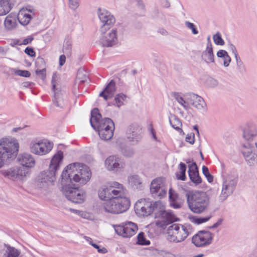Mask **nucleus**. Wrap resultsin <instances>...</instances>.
<instances>
[{"instance_id":"nucleus-1","label":"nucleus","mask_w":257,"mask_h":257,"mask_svg":"<svg viewBox=\"0 0 257 257\" xmlns=\"http://www.w3.org/2000/svg\"><path fill=\"white\" fill-rule=\"evenodd\" d=\"M91 176L89 168L83 163L75 162L67 166L61 175V183L63 194L72 202L81 204L84 202L85 193L78 189L73 182L85 184Z\"/></svg>"},{"instance_id":"nucleus-2","label":"nucleus","mask_w":257,"mask_h":257,"mask_svg":"<svg viewBox=\"0 0 257 257\" xmlns=\"http://www.w3.org/2000/svg\"><path fill=\"white\" fill-rule=\"evenodd\" d=\"M257 136V131L254 127H246L243 132V137L245 140L242 145L241 152L247 164L254 166L257 163V143L254 138Z\"/></svg>"},{"instance_id":"nucleus-3","label":"nucleus","mask_w":257,"mask_h":257,"mask_svg":"<svg viewBox=\"0 0 257 257\" xmlns=\"http://www.w3.org/2000/svg\"><path fill=\"white\" fill-rule=\"evenodd\" d=\"M63 159V153L61 151H59L52 157L49 169L43 171L38 176V182L40 183V187H43L48 185L49 183H52L56 179L57 171L59 170L60 165Z\"/></svg>"},{"instance_id":"nucleus-4","label":"nucleus","mask_w":257,"mask_h":257,"mask_svg":"<svg viewBox=\"0 0 257 257\" xmlns=\"http://www.w3.org/2000/svg\"><path fill=\"white\" fill-rule=\"evenodd\" d=\"M189 208L194 213H201L205 211L209 204V197L206 192L194 191L186 193Z\"/></svg>"},{"instance_id":"nucleus-5","label":"nucleus","mask_w":257,"mask_h":257,"mask_svg":"<svg viewBox=\"0 0 257 257\" xmlns=\"http://www.w3.org/2000/svg\"><path fill=\"white\" fill-rule=\"evenodd\" d=\"M19 145L16 139H2L0 140V168L9 159L13 160L18 155Z\"/></svg>"},{"instance_id":"nucleus-6","label":"nucleus","mask_w":257,"mask_h":257,"mask_svg":"<svg viewBox=\"0 0 257 257\" xmlns=\"http://www.w3.org/2000/svg\"><path fill=\"white\" fill-rule=\"evenodd\" d=\"M102 25L100 31L103 34L100 39V43L103 47H112L117 42L116 30L112 29L111 32L106 33V31L110 29L115 22V17H98Z\"/></svg>"},{"instance_id":"nucleus-7","label":"nucleus","mask_w":257,"mask_h":257,"mask_svg":"<svg viewBox=\"0 0 257 257\" xmlns=\"http://www.w3.org/2000/svg\"><path fill=\"white\" fill-rule=\"evenodd\" d=\"M130 204V200L125 197H115L105 201L103 208L106 212L119 214L128 210Z\"/></svg>"},{"instance_id":"nucleus-8","label":"nucleus","mask_w":257,"mask_h":257,"mask_svg":"<svg viewBox=\"0 0 257 257\" xmlns=\"http://www.w3.org/2000/svg\"><path fill=\"white\" fill-rule=\"evenodd\" d=\"M90 123L96 132L105 129H114V124L112 120L108 117L102 118V115L97 108H94L91 111Z\"/></svg>"},{"instance_id":"nucleus-9","label":"nucleus","mask_w":257,"mask_h":257,"mask_svg":"<svg viewBox=\"0 0 257 257\" xmlns=\"http://www.w3.org/2000/svg\"><path fill=\"white\" fill-rule=\"evenodd\" d=\"M238 181V176L237 173L228 174L223 178L222 190L219 196L220 199L223 201L228 196L233 193L235 190Z\"/></svg>"},{"instance_id":"nucleus-10","label":"nucleus","mask_w":257,"mask_h":257,"mask_svg":"<svg viewBox=\"0 0 257 257\" xmlns=\"http://www.w3.org/2000/svg\"><path fill=\"white\" fill-rule=\"evenodd\" d=\"M168 239L171 241L179 242L183 241L189 235L187 228L183 225L174 224L168 227Z\"/></svg>"},{"instance_id":"nucleus-11","label":"nucleus","mask_w":257,"mask_h":257,"mask_svg":"<svg viewBox=\"0 0 257 257\" xmlns=\"http://www.w3.org/2000/svg\"><path fill=\"white\" fill-rule=\"evenodd\" d=\"M1 174L5 177L12 180H23L29 172L24 170V167H13L1 171Z\"/></svg>"},{"instance_id":"nucleus-12","label":"nucleus","mask_w":257,"mask_h":257,"mask_svg":"<svg viewBox=\"0 0 257 257\" xmlns=\"http://www.w3.org/2000/svg\"><path fill=\"white\" fill-rule=\"evenodd\" d=\"M213 234L210 231L200 230L192 238V242L196 247H203L211 244Z\"/></svg>"},{"instance_id":"nucleus-13","label":"nucleus","mask_w":257,"mask_h":257,"mask_svg":"<svg viewBox=\"0 0 257 257\" xmlns=\"http://www.w3.org/2000/svg\"><path fill=\"white\" fill-rule=\"evenodd\" d=\"M53 148V144L47 140L32 141L30 145L31 152L38 155H43L48 153Z\"/></svg>"},{"instance_id":"nucleus-14","label":"nucleus","mask_w":257,"mask_h":257,"mask_svg":"<svg viewBox=\"0 0 257 257\" xmlns=\"http://www.w3.org/2000/svg\"><path fill=\"white\" fill-rule=\"evenodd\" d=\"M115 232L119 235L123 237H130L134 235L138 228L137 225L132 222L129 221L122 223L120 225L114 226Z\"/></svg>"},{"instance_id":"nucleus-15","label":"nucleus","mask_w":257,"mask_h":257,"mask_svg":"<svg viewBox=\"0 0 257 257\" xmlns=\"http://www.w3.org/2000/svg\"><path fill=\"white\" fill-rule=\"evenodd\" d=\"M51 83L52 84V90L54 93L53 103L58 107L63 108L67 104L66 95L62 91L56 88V81L55 79V74L53 73Z\"/></svg>"},{"instance_id":"nucleus-16","label":"nucleus","mask_w":257,"mask_h":257,"mask_svg":"<svg viewBox=\"0 0 257 257\" xmlns=\"http://www.w3.org/2000/svg\"><path fill=\"white\" fill-rule=\"evenodd\" d=\"M152 201L150 199H141L135 205L136 213L140 216H147L151 214Z\"/></svg>"},{"instance_id":"nucleus-17","label":"nucleus","mask_w":257,"mask_h":257,"mask_svg":"<svg viewBox=\"0 0 257 257\" xmlns=\"http://www.w3.org/2000/svg\"><path fill=\"white\" fill-rule=\"evenodd\" d=\"M150 189L151 194L155 198H163L167 194L166 190L162 186V179L161 178H157L152 180Z\"/></svg>"},{"instance_id":"nucleus-18","label":"nucleus","mask_w":257,"mask_h":257,"mask_svg":"<svg viewBox=\"0 0 257 257\" xmlns=\"http://www.w3.org/2000/svg\"><path fill=\"white\" fill-rule=\"evenodd\" d=\"M151 214L154 213L156 218H169L171 216V213L167 212L165 210V206L164 203L160 201H152Z\"/></svg>"},{"instance_id":"nucleus-19","label":"nucleus","mask_w":257,"mask_h":257,"mask_svg":"<svg viewBox=\"0 0 257 257\" xmlns=\"http://www.w3.org/2000/svg\"><path fill=\"white\" fill-rule=\"evenodd\" d=\"M188 103L199 110H205L206 104L204 99L201 96L194 93L188 95Z\"/></svg>"},{"instance_id":"nucleus-20","label":"nucleus","mask_w":257,"mask_h":257,"mask_svg":"<svg viewBox=\"0 0 257 257\" xmlns=\"http://www.w3.org/2000/svg\"><path fill=\"white\" fill-rule=\"evenodd\" d=\"M105 166L109 171H117L118 169L123 167L121 159L115 156L108 157L105 162Z\"/></svg>"},{"instance_id":"nucleus-21","label":"nucleus","mask_w":257,"mask_h":257,"mask_svg":"<svg viewBox=\"0 0 257 257\" xmlns=\"http://www.w3.org/2000/svg\"><path fill=\"white\" fill-rule=\"evenodd\" d=\"M18 161L22 165L20 167H24V170H27L29 172V169L34 167L35 161L32 156L27 153L20 155L18 158Z\"/></svg>"},{"instance_id":"nucleus-22","label":"nucleus","mask_w":257,"mask_h":257,"mask_svg":"<svg viewBox=\"0 0 257 257\" xmlns=\"http://www.w3.org/2000/svg\"><path fill=\"white\" fill-rule=\"evenodd\" d=\"M115 91V82L113 80H111L104 89L99 93V96L103 97L105 100H107L112 97Z\"/></svg>"},{"instance_id":"nucleus-23","label":"nucleus","mask_w":257,"mask_h":257,"mask_svg":"<svg viewBox=\"0 0 257 257\" xmlns=\"http://www.w3.org/2000/svg\"><path fill=\"white\" fill-rule=\"evenodd\" d=\"M138 128L130 125L126 131V136L127 139L130 142H138L141 138V136L138 132Z\"/></svg>"},{"instance_id":"nucleus-24","label":"nucleus","mask_w":257,"mask_h":257,"mask_svg":"<svg viewBox=\"0 0 257 257\" xmlns=\"http://www.w3.org/2000/svg\"><path fill=\"white\" fill-rule=\"evenodd\" d=\"M122 185L117 183V182H113L112 185L108 186L109 193L111 194V199H113L115 197H121V189L122 188Z\"/></svg>"},{"instance_id":"nucleus-25","label":"nucleus","mask_w":257,"mask_h":257,"mask_svg":"<svg viewBox=\"0 0 257 257\" xmlns=\"http://www.w3.org/2000/svg\"><path fill=\"white\" fill-rule=\"evenodd\" d=\"M202 59L206 63L214 62V55L213 54L212 48H206L205 50L203 51L201 55Z\"/></svg>"},{"instance_id":"nucleus-26","label":"nucleus","mask_w":257,"mask_h":257,"mask_svg":"<svg viewBox=\"0 0 257 257\" xmlns=\"http://www.w3.org/2000/svg\"><path fill=\"white\" fill-rule=\"evenodd\" d=\"M130 185L134 189L142 190L143 188L142 180L138 175H133L128 178Z\"/></svg>"},{"instance_id":"nucleus-27","label":"nucleus","mask_w":257,"mask_h":257,"mask_svg":"<svg viewBox=\"0 0 257 257\" xmlns=\"http://www.w3.org/2000/svg\"><path fill=\"white\" fill-rule=\"evenodd\" d=\"M7 247L4 257H19L21 254V251L9 244H5Z\"/></svg>"},{"instance_id":"nucleus-28","label":"nucleus","mask_w":257,"mask_h":257,"mask_svg":"<svg viewBox=\"0 0 257 257\" xmlns=\"http://www.w3.org/2000/svg\"><path fill=\"white\" fill-rule=\"evenodd\" d=\"M170 125L175 129L176 131L180 132V133L184 134L183 130L181 129L182 122L181 120L176 115H174L172 117V119H170Z\"/></svg>"},{"instance_id":"nucleus-29","label":"nucleus","mask_w":257,"mask_h":257,"mask_svg":"<svg viewBox=\"0 0 257 257\" xmlns=\"http://www.w3.org/2000/svg\"><path fill=\"white\" fill-rule=\"evenodd\" d=\"M36 14V10L32 6H28L21 9L17 16L29 17L31 16V15H35Z\"/></svg>"},{"instance_id":"nucleus-30","label":"nucleus","mask_w":257,"mask_h":257,"mask_svg":"<svg viewBox=\"0 0 257 257\" xmlns=\"http://www.w3.org/2000/svg\"><path fill=\"white\" fill-rule=\"evenodd\" d=\"M172 96L175 99V100L181 105L186 110H188L190 108L189 103H188V99L187 101L180 95L178 92H173Z\"/></svg>"},{"instance_id":"nucleus-31","label":"nucleus","mask_w":257,"mask_h":257,"mask_svg":"<svg viewBox=\"0 0 257 257\" xmlns=\"http://www.w3.org/2000/svg\"><path fill=\"white\" fill-rule=\"evenodd\" d=\"M114 129H105V130H102L97 132L102 140H109L111 139L113 136V131Z\"/></svg>"},{"instance_id":"nucleus-32","label":"nucleus","mask_w":257,"mask_h":257,"mask_svg":"<svg viewBox=\"0 0 257 257\" xmlns=\"http://www.w3.org/2000/svg\"><path fill=\"white\" fill-rule=\"evenodd\" d=\"M108 190V186H104L100 189L98 191L99 198L106 201L110 199L111 196Z\"/></svg>"},{"instance_id":"nucleus-33","label":"nucleus","mask_w":257,"mask_h":257,"mask_svg":"<svg viewBox=\"0 0 257 257\" xmlns=\"http://www.w3.org/2000/svg\"><path fill=\"white\" fill-rule=\"evenodd\" d=\"M4 25L8 30L15 29L17 25L16 17H6Z\"/></svg>"},{"instance_id":"nucleus-34","label":"nucleus","mask_w":257,"mask_h":257,"mask_svg":"<svg viewBox=\"0 0 257 257\" xmlns=\"http://www.w3.org/2000/svg\"><path fill=\"white\" fill-rule=\"evenodd\" d=\"M186 165L185 163L181 162L179 165L180 173H176V175L178 180L185 181L187 179L186 176Z\"/></svg>"},{"instance_id":"nucleus-35","label":"nucleus","mask_w":257,"mask_h":257,"mask_svg":"<svg viewBox=\"0 0 257 257\" xmlns=\"http://www.w3.org/2000/svg\"><path fill=\"white\" fill-rule=\"evenodd\" d=\"M10 1H0V16L7 14L11 10Z\"/></svg>"},{"instance_id":"nucleus-36","label":"nucleus","mask_w":257,"mask_h":257,"mask_svg":"<svg viewBox=\"0 0 257 257\" xmlns=\"http://www.w3.org/2000/svg\"><path fill=\"white\" fill-rule=\"evenodd\" d=\"M153 252L157 257H175L174 254L165 250H160L155 248L153 250Z\"/></svg>"},{"instance_id":"nucleus-37","label":"nucleus","mask_w":257,"mask_h":257,"mask_svg":"<svg viewBox=\"0 0 257 257\" xmlns=\"http://www.w3.org/2000/svg\"><path fill=\"white\" fill-rule=\"evenodd\" d=\"M188 175L191 182L195 185H197L201 183L202 179L199 176V171L194 173H191L188 174Z\"/></svg>"},{"instance_id":"nucleus-38","label":"nucleus","mask_w":257,"mask_h":257,"mask_svg":"<svg viewBox=\"0 0 257 257\" xmlns=\"http://www.w3.org/2000/svg\"><path fill=\"white\" fill-rule=\"evenodd\" d=\"M137 243L140 245H146L150 244V241L146 239L145 237L144 233L141 232L138 235Z\"/></svg>"},{"instance_id":"nucleus-39","label":"nucleus","mask_w":257,"mask_h":257,"mask_svg":"<svg viewBox=\"0 0 257 257\" xmlns=\"http://www.w3.org/2000/svg\"><path fill=\"white\" fill-rule=\"evenodd\" d=\"M127 96L123 93H119L117 94L115 98V103L116 104L117 107H119L123 104V101L126 100Z\"/></svg>"},{"instance_id":"nucleus-40","label":"nucleus","mask_w":257,"mask_h":257,"mask_svg":"<svg viewBox=\"0 0 257 257\" xmlns=\"http://www.w3.org/2000/svg\"><path fill=\"white\" fill-rule=\"evenodd\" d=\"M63 51L67 56H71L72 51V43L71 41L67 40L64 42Z\"/></svg>"},{"instance_id":"nucleus-41","label":"nucleus","mask_w":257,"mask_h":257,"mask_svg":"<svg viewBox=\"0 0 257 257\" xmlns=\"http://www.w3.org/2000/svg\"><path fill=\"white\" fill-rule=\"evenodd\" d=\"M213 40L216 45L222 46L225 43L224 41L221 37L220 33L218 32L213 36Z\"/></svg>"},{"instance_id":"nucleus-42","label":"nucleus","mask_w":257,"mask_h":257,"mask_svg":"<svg viewBox=\"0 0 257 257\" xmlns=\"http://www.w3.org/2000/svg\"><path fill=\"white\" fill-rule=\"evenodd\" d=\"M202 170V173L206 178L208 182L209 183L212 182L213 181V176L210 173L208 167L205 166H203Z\"/></svg>"},{"instance_id":"nucleus-43","label":"nucleus","mask_w":257,"mask_h":257,"mask_svg":"<svg viewBox=\"0 0 257 257\" xmlns=\"http://www.w3.org/2000/svg\"><path fill=\"white\" fill-rule=\"evenodd\" d=\"M212 215H210L205 217H194L193 222L197 224H200L208 221L211 218Z\"/></svg>"},{"instance_id":"nucleus-44","label":"nucleus","mask_w":257,"mask_h":257,"mask_svg":"<svg viewBox=\"0 0 257 257\" xmlns=\"http://www.w3.org/2000/svg\"><path fill=\"white\" fill-rule=\"evenodd\" d=\"M77 79H79L81 82H85L88 79V76L83 70H78L77 74Z\"/></svg>"},{"instance_id":"nucleus-45","label":"nucleus","mask_w":257,"mask_h":257,"mask_svg":"<svg viewBox=\"0 0 257 257\" xmlns=\"http://www.w3.org/2000/svg\"><path fill=\"white\" fill-rule=\"evenodd\" d=\"M15 74L24 77H29L31 76L30 72L25 70H14Z\"/></svg>"},{"instance_id":"nucleus-46","label":"nucleus","mask_w":257,"mask_h":257,"mask_svg":"<svg viewBox=\"0 0 257 257\" xmlns=\"http://www.w3.org/2000/svg\"><path fill=\"white\" fill-rule=\"evenodd\" d=\"M122 154L126 157H131L134 154V150L130 148H123L121 150Z\"/></svg>"},{"instance_id":"nucleus-47","label":"nucleus","mask_w":257,"mask_h":257,"mask_svg":"<svg viewBox=\"0 0 257 257\" xmlns=\"http://www.w3.org/2000/svg\"><path fill=\"white\" fill-rule=\"evenodd\" d=\"M33 17H16L19 22L23 26L27 25Z\"/></svg>"},{"instance_id":"nucleus-48","label":"nucleus","mask_w":257,"mask_h":257,"mask_svg":"<svg viewBox=\"0 0 257 257\" xmlns=\"http://www.w3.org/2000/svg\"><path fill=\"white\" fill-rule=\"evenodd\" d=\"M206 83L208 87L213 88L218 85V81L212 77H209L207 79Z\"/></svg>"},{"instance_id":"nucleus-49","label":"nucleus","mask_w":257,"mask_h":257,"mask_svg":"<svg viewBox=\"0 0 257 257\" xmlns=\"http://www.w3.org/2000/svg\"><path fill=\"white\" fill-rule=\"evenodd\" d=\"M185 24L188 29L191 30L193 34L196 35L198 33V31L193 23L187 21L185 22Z\"/></svg>"},{"instance_id":"nucleus-50","label":"nucleus","mask_w":257,"mask_h":257,"mask_svg":"<svg viewBox=\"0 0 257 257\" xmlns=\"http://www.w3.org/2000/svg\"><path fill=\"white\" fill-rule=\"evenodd\" d=\"M198 171V168L195 162H193L191 164L189 165L188 171V174H190L192 173H194Z\"/></svg>"},{"instance_id":"nucleus-51","label":"nucleus","mask_w":257,"mask_h":257,"mask_svg":"<svg viewBox=\"0 0 257 257\" xmlns=\"http://www.w3.org/2000/svg\"><path fill=\"white\" fill-rule=\"evenodd\" d=\"M80 0H69V7L73 10H76L79 5Z\"/></svg>"},{"instance_id":"nucleus-52","label":"nucleus","mask_w":257,"mask_h":257,"mask_svg":"<svg viewBox=\"0 0 257 257\" xmlns=\"http://www.w3.org/2000/svg\"><path fill=\"white\" fill-rule=\"evenodd\" d=\"M178 195L172 188L169 189V201H177Z\"/></svg>"},{"instance_id":"nucleus-53","label":"nucleus","mask_w":257,"mask_h":257,"mask_svg":"<svg viewBox=\"0 0 257 257\" xmlns=\"http://www.w3.org/2000/svg\"><path fill=\"white\" fill-rule=\"evenodd\" d=\"M97 15L98 16H111V13L108 11L100 8L97 9Z\"/></svg>"},{"instance_id":"nucleus-54","label":"nucleus","mask_w":257,"mask_h":257,"mask_svg":"<svg viewBox=\"0 0 257 257\" xmlns=\"http://www.w3.org/2000/svg\"><path fill=\"white\" fill-rule=\"evenodd\" d=\"M185 141L191 145L194 144L195 142V135L193 133L188 134L186 137Z\"/></svg>"},{"instance_id":"nucleus-55","label":"nucleus","mask_w":257,"mask_h":257,"mask_svg":"<svg viewBox=\"0 0 257 257\" xmlns=\"http://www.w3.org/2000/svg\"><path fill=\"white\" fill-rule=\"evenodd\" d=\"M25 53L28 55V56L31 57H34L36 56V53L34 50V49L32 47H27L24 51Z\"/></svg>"},{"instance_id":"nucleus-56","label":"nucleus","mask_w":257,"mask_h":257,"mask_svg":"<svg viewBox=\"0 0 257 257\" xmlns=\"http://www.w3.org/2000/svg\"><path fill=\"white\" fill-rule=\"evenodd\" d=\"M92 246L94 247L95 248L97 249V251L99 253H105L107 252V250L105 247H100V246L96 243H92Z\"/></svg>"},{"instance_id":"nucleus-57","label":"nucleus","mask_w":257,"mask_h":257,"mask_svg":"<svg viewBox=\"0 0 257 257\" xmlns=\"http://www.w3.org/2000/svg\"><path fill=\"white\" fill-rule=\"evenodd\" d=\"M46 69L43 68L41 70H37L36 71V73L37 75H40L42 80H44L46 76Z\"/></svg>"},{"instance_id":"nucleus-58","label":"nucleus","mask_w":257,"mask_h":257,"mask_svg":"<svg viewBox=\"0 0 257 257\" xmlns=\"http://www.w3.org/2000/svg\"><path fill=\"white\" fill-rule=\"evenodd\" d=\"M236 67L240 72L243 73L245 71V67L242 61L237 63Z\"/></svg>"},{"instance_id":"nucleus-59","label":"nucleus","mask_w":257,"mask_h":257,"mask_svg":"<svg viewBox=\"0 0 257 257\" xmlns=\"http://www.w3.org/2000/svg\"><path fill=\"white\" fill-rule=\"evenodd\" d=\"M228 55V53L226 51L224 50H219L216 54L217 57L223 58L225 57Z\"/></svg>"},{"instance_id":"nucleus-60","label":"nucleus","mask_w":257,"mask_h":257,"mask_svg":"<svg viewBox=\"0 0 257 257\" xmlns=\"http://www.w3.org/2000/svg\"><path fill=\"white\" fill-rule=\"evenodd\" d=\"M223 59L224 66L228 67L229 65V64L231 60L230 57L228 54L226 56H225V57L223 58Z\"/></svg>"},{"instance_id":"nucleus-61","label":"nucleus","mask_w":257,"mask_h":257,"mask_svg":"<svg viewBox=\"0 0 257 257\" xmlns=\"http://www.w3.org/2000/svg\"><path fill=\"white\" fill-rule=\"evenodd\" d=\"M161 6L165 8H168L170 7V3L169 0H160Z\"/></svg>"},{"instance_id":"nucleus-62","label":"nucleus","mask_w":257,"mask_h":257,"mask_svg":"<svg viewBox=\"0 0 257 257\" xmlns=\"http://www.w3.org/2000/svg\"><path fill=\"white\" fill-rule=\"evenodd\" d=\"M222 221H223V219L220 218L217 220V221L216 223L213 224L212 226H209L208 228L209 229L215 228L217 227L218 226H219V225H220L222 224Z\"/></svg>"},{"instance_id":"nucleus-63","label":"nucleus","mask_w":257,"mask_h":257,"mask_svg":"<svg viewBox=\"0 0 257 257\" xmlns=\"http://www.w3.org/2000/svg\"><path fill=\"white\" fill-rule=\"evenodd\" d=\"M33 40L34 38L32 36H29V37L25 39L21 44L25 45H28L31 43Z\"/></svg>"},{"instance_id":"nucleus-64","label":"nucleus","mask_w":257,"mask_h":257,"mask_svg":"<svg viewBox=\"0 0 257 257\" xmlns=\"http://www.w3.org/2000/svg\"><path fill=\"white\" fill-rule=\"evenodd\" d=\"M170 206L175 209H178L181 207V205L177 201H170Z\"/></svg>"}]
</instances>
